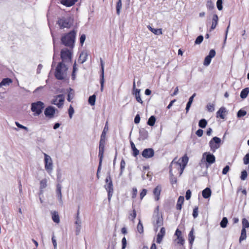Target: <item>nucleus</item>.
Instances as JSON below:
<instances>
[{
  "label": "nucleus",
  "mask_w": 249,
  "mask_h": 249,
  "mask_svg": "<svg viewBox=\"0 0 249 249\" xmlns=\"http://www.w3.org/2000/svg\"><path fill=\"white\" fill-rule=\"evenodd\" d=\"M76 34L77 31L74 29L64 33L61 38V43L65 46L72 49L74 47Z\"/></svg>",
  "instance_id": "obj_1"
},
{
  "label": "nucleus",
  "mask_w": 249,
  "mask_h": 249,
  "mask_svg": "<svg viewBox=\"0 0 249 249\" xmlns=\"http://www.w3.org/2000/svg\"><path fill=\"white\" fill-rule=\"evenodd\" d=\"M73 18L70 16H62L58 18L57 24L60 29H70L73 24Z\"/></svg>",
  "instance_id": "obj_2"
},
{
  "label": "nucleus",
  "mask_w": 249,
  "mask_h": 249,
  "mask_svg": "<svg viewBox=\"0 0 249 249\" xmlns=\"http://www.w3.org/2000/svg\"><path fill=\"white\" fill-rule=\"evenodd\" d=\"M152 221L155 231H157L159 228L163 224L162 215L159 213V206H157L154 210Z\"/></svg>",
  "instance_id": "obj_3"
},
{
  "label": "nucleus",
  "mask_w": 249,
  "mask_h": 249,
  "mask_svg": "<svg viewBox=\"0 0 249 249\" xmlns=\"http://www.w3.org/2000/svg\"><path fill=\"white\" fill-rule=\"evenodd\" d=\"M215 161V157L213 154L210 152H205L203 154L202 158L201 160L200 165L204 162L205 164V166L207 168H208L209 166Z\"/></svg>",
  "instance_id": "obj_4"
},
{
  "label": "nucleus",
  "mask_w": 249,
  "mask_h": 249,
  "mask_svg": "<svg viewBox=\"0 0 249 249\" xmlns=\"http://www.w3.org/2000/svg\"><path fill=\"white\" fill-rule=\"evenodd\" d=\"M44 107V104L42 102L37 101L31 104V109L34 112V116H38L42 113Z\"/></svg>",
  "instance_id": "obj_5"
},
{
  "label": "nucleus",
  "mask_w": 249,
  "mask_h": 249,
  "mask_svg": "<svg viewBox=\"0 0 249 249\" xmlns=\"http://www.w3.org/2000/svg\"><path fill=\"white\" fill-rule=\"evenodd\" d=\"M63 68H66L65 70H67L66 65L63 62H59L55 69L54 73V76L57 79L62 80L64 79V73L62 71Z\"/></svg>",
  "instance_id": "obj_6"
},
{
  "label": "nucleus",
  "mask_w": 249,
  "mask_h": 249,
  "mask_svg": "<svg viewBox=\"0 0 249 249\" xmlns=\"http://www.w3.org/2000/svg\"><path fill=\"white\" fill-rule=\"evenodd\" d=\"M221 143V140L220 138L217 137H213L209 142L211 150L213 152H215L216 150L220 147Z\"/></svg>",
  "instance_id": "obj_7"
},
{
  "label": "nucleus",
  "mask_w": 249,
  "mask_h": 249,
  "mask_svg": "<svg viewBox=\"0 0 249 249\" xmlns=\"http://www.w3.org/2000/svg\"><path fill=\"white\" fill-rule=\"evenodd\" d=\"M45 169L48 173L52 172L53 169V160L51 157L44 153Z\"/></svg>",
  "instance_id": "obj_8"
},
{
  "label": "nucleus",
  "mask_w": 249,
  "mask_h": 249,
  "mask_svg": "<svg viewBox=\"0 0 249 249\" xmlns=\"http://www.w3.org/2000/svg\"><path fill=\"white\" fill-rule=\"evenodd\" d=\"M60 57L63 62L71 61L72 57L71 52L68 49L62 50L61 51Z\"/></svg>",
  "instance_id": "obj_9"
},
{
  "label": "nucleus",
  "mask_w": 249,
  "mask_h": 249,
  "mask_svg": "<svg viewBox=\"0 0 249 249\" xmlns=\"http://www.w3.org/2000/svg\"><path fill=\"white\" fill-rule=\"evenodd\" d=\"M106 144V138H100L99 145V154L98 157L99 158L100 164L102 163L104 153L105 151V146Z\"/></svg>",
  "instance_id": "obj_10"
},
{
  "label": "nucleus",
  "mask_w": 249,
  "mask_h": 249,
  "mask_svg": "<svg viewBox=\"0 0 249 249\" xmlns=\"http://www.w3.org/2000/svg\"><path fill=\"white\" fill-rule=\"evenodd\" d=\"M64 95L63 94H59L55 96L54 98L51 101V103L57 106L58 108H61L64 104Z\"/></svg>",
  "instance_id": "obj_11"
},
{
  "label": "nucleus",
  "mask_w": 249,
  "mask_h": 249,
  "mask_svg": "<svg viewBox=\"0 0 249 249\" xmlns=\"http://www.w3.org/2000/svg\"><path fill=\"white\" fill-rule=\"evenodd\" d=\"M175 159H174L171 162V165L170 166V170H169V174L170 176V181L171 183L173 184L177 182V178L174 176V175L172 173V167L173 166L177 167H180L181 164L178 162L175 161Z\"/></svg>",
  "instance_id": "obj_12"
},
{
  "label": "nucleus",
  "mask_w": 249,
  "mask_h": 249,
  "mask_svg": "<svg viewBox=\"0 0 249 249\" xmlns=\"http://www.w3.org/2000/svg\"><path fill=\"white\" fill-rule=\"evenodd\" d=\"M105 188L107 192V198L108 201L110 202L113 194V186L112 181L110 180L107 185H105Z\"/></svg>",
  "instance_id": "obj_13"
},
{
  "label": "nucleus",
  "mask_w": 249,
  "mask_h": 249,
  "mask_svg": "<svg viewBox=\"0 0 249 249\" xmlns=\"http://www.w3.org/2000/svg\"><path fill=\"white\" fill-rule=\"evenodd\" d=\"M56 109L53 106H48L44 110V114L46 117L49 118H53L54 117Z\"/></svg>",
  "instance_id": "obj_14"
},
{
  "label": "nucleus",
  "mask_w": 249,
  "mask_h": 249,
  "mask_svg": "<svg viewBox=\"0 0 249 249\" xmlns=\"http://www.w3.org/2000/svg\"><path fill=\"white\" fill-rule=\"evenodd\" d=\"M216 53L214 50L212 49L210 51L209 54L206 56L204 59L203 65L208 66L210 65L211 62L212 58L214 57Z\"/></svg>",
  "instance_id": "obj_15"
},
{
  "label": "nucleus",
  "mask_w": 249,
  "mask_h": 249,
  "mask_svg": "<svg viewBox=\"0 0 249 249\" xmlns=\"http://www.w3.org/2000/svg\"><path fill=\"white\" fill-rule=\"evenodd\" d=\"M155 154L154 150L153 148H148L144 149L142 153V156L145 159H149L154 156Z\"/></svg>",
  "instance_id": "obj_16"
},
{
  "label": "nucleus",
  "mask_w": 249,
  "mask_h": 249,
  "mask_svg": "<svg viewBox=\"0 0 249 249\" xmlns=\"http://www.w3.org/2000/svg\"><path fill=\"white\" fill-rule=\"evenodd\" d=\"M133 89L134 90L133 94L135 95V97L137 101L141 104H142L143 101H142L141 95H140V89H136V85L135 80L133 83Z\"/></svg>",
  "instance_id": "obj_17"
},
{
  "label": "nucleus",
  "mask_w": 249,
  "mask_h": 249,
  "mask_svg": "<svg viewBox=\"0 0 249 249\" xmlns=\"http://www.w3.org/2000/svg\"><path fill=\"white\" fill-rule=\"evenodd\" d=\"M148 137V131L144 128H141L139 130V138L140 140H145Z\"/></svg>",
  "instance_id": "obj_18"
},
{
  "label": "nucleus",
  "mask_w": 249,
  "mask_h": 249,
  "mask_svg": "<svg viewBox=\"0 0 249 249\" xmlns=\"http://www.w3.org/2000/svg\"><path fill=\"white\" fill-rule=\"evenodd\" d=\"M161 191V186L160 185L157 186L153 190V194L155 196V199L158 201L160 199V196Z\"/></svg>",
  "instance_id": "obj_19"
},
{
  "label": "nucleus",
  "mask_w": 249,
  "mask_h": 249,
  "mask_svg": "<svg viewBox=\"0 0 249 249\" xmlns=\"http://www.w3.org/2000/svg\"><path fill=\"white\" fill-rule=\"evenodd\" d=\"M62 186L60 183H58L56 185V193L57 198L61 203H62V196L61 193Z\"/></svg>",
  "instance_id": "obj_20"
},
{
  "label": "nucleus",
  "mask_w": 249,
  "mask_h": 249,
  "mask_svg": "<svg viewBox=\"0 0 249 249\" xmlns=\"http://www.w3.org/2000/svg\"><path fill=\"white\" fill-rule=\"evenodd\" d=\"M218 16L215 14H213L212 18V26L211 27L210 31L214 30L216 28V25L218 23Z\"/></svg>",
  "instance_id": "obj_21"
},
{
  "label": "nucleus",
  "mask_w": 249,
  "mask_h": 249,
  "mask_svg": "<svg viewBox=\"0 0 249 249\" xmlns=\"http://www.w3.org/2000/svg\"><path fill=\"white\" fill-rule=\"evenodd\" d=\"M226 112V109L225 107H221L216 112V117H220L221 119L225 118L224 113Z\"/></svg>",
  "instance_id": "obj_22"
},
{
  "label": "nucleus",
  "mask_w": 249,
  "mask_h": 249,
  "mask_svg": "<svg viewBox=\"0 0 249 249\" xmlns=\"http://www.w3.org/2000/svg\"><path fill=\"white\" fill-rule=\"evenodd\" d=\"M212 194L211 190L210 188L207 187L202 191V195L203 197L205 198H208L211 196Z\"/></svg>",
  "instance_id": "obj_23"
},
{
  "label": "nucleus",
  "mask_w": 249,
  "mask_h": 249,
  "mask_svg": "<svg viewBox=\"0 0 249 249\" xmlns=\"http://www.w3.org/2000/svg\"><path fill=\"white\" fill-rule=\"evenodd\" d=\"M77 0H61V3L67 7H70L74 5Z\"/></svg>",
  "instance_id": "obj_24"
},
{
  "label": "nucleus",
  "mask_w": 249,
  "mask_h": 249,
  "mask_svg": "<svg viewBox=\"0 0 249 249\" xmlns=\"http://www.w3.org/2000/svg\"><path fill=\"white\" fill-rule=\"evenodd\" d=\"M184 201V196H179L178 201H177V205H176V208L178 210L180 211L181 210L182 205L183 204Z\"/></svg>",
  "instance_id": "obj_25"
},
{
  "label": "nucleus",
  "mask_w": 249,
  "mask_h": 249,
  "mask_svg": "<svg viewBox=\"0 0 249 249\" xmlns=\"http://www.w3.org/2000/svg\"><path fill=\"white\" fill-rule=\"evenodd\" d=\"M196 94L194 93L189 99V101L187 103L186 107V112H188L190 109V108L191 106V105L193 102V100L194 97L196 96Z\"/></svg>",
  "instance_id": "obj_26"
},
{
  "label": "nucleus",
  "mask_w": 249,
  "mask_h": 249,
  "mask_svg": "<svg viewBox=\"0 0 249 249\" xmlns=\"http://www.w3.org/2000/svg\"><path fill=\"white\" fill-rule=\"evenodd\" d=\"M88 54L86 53L82 52L79 56L78 61L79 62L83 64L86 61L87 59Z\"/></svg>",
  "instance_id": "obj_27"
},
{
  "label": "nucleus",
  "mask_w": 249,
  "mask_h": 249,
  "mask_svg": "<svg viewBox=\"0 0 249 249\" xmlns=\"http://www.w3.org/2000/svg\"><path fill=\"white\" fill-rule=\"evenodd\" d=\"M52 215V219L54 222L58 223L60 222L59 216L57 212L54 211L51 212Z\"/></svg>",
  "instance_id": "obj_28"
},
{
  "label": "nucleus",
  "mask_w": 249,
  "mask_h": 249,
  "mask_svg": "<svg viewBox=\"0 0 249 249\" xmlns=\"http://www.w3.org/2000/svg\"><path fill=\"white\" fill-rule=\"evenodd\" d=\"M188 236H189L188 240H189V244L191 246H192L193 242L194 241V240H195V235H194V229H192L191 230V231H190Z\"/></svg>",
  "instance_id": "obj_29"
},
{
  "label": "nucleus",
  "mask_w": 249,
  "mask_h": 249,
  "mask_svg": "<svg viewBox=\"0 0 249 249\" xmlns=\"http://www.w3.org/2000/svg\"><path fill=\"white\" fill-rule=\"evenodd\" d=\"M249 93V88H246L245 89H242V90L241 91V93H240V97L242 98V99H245L246 98L248 94Z\"/></svg>",
  "instance_id": "obj_30"
},
{
  "label": "nucleus",
  "mask_w": 249,
  "mask_h": 249,
  "mask_svg": "<svg viewBox=\"0 0 249 249\" xmlns=\"http://www.w3.org/2000/svg\"><path fill=\"white\" fill-rule=\"evenodd\" d=\"M148 28L151 32H152L155 35H160L162 34V31H161V29L153 28L150 26H148Z\"/></svg>",
  "instance_id": "obj_31"
},
{
  "label": "nucleus",
  "mask_w": 249,
  "mask_h": 249,
  "mask_svg": "<svg viewBox=\"0 0 249 249\" xmlns=\"http://www.w3.org/2000/svg\"><path fill=\"white\" fill-rule=\"evenodd\" d=\"M156 120V119L155 116H151L148 120L147 124L149 126H153L155 124Z\"/></svg>",
  "instance_id": "obj_32"
},
{
  "label": "nucleus",
  "mask_w": 249,
  "mask_h": 249,
  "mask_svg": "<svg viewBox=\"0 0 249 249\" xmlns=\"http://www.w3.org/2000/svg\"><path fill=\"white\" fill-rule=\"evenodd\" d=\"M207 124V121L205 119H201L198 122V126L199 127L204 128Z\"/></svg>",
  "instance_id": "obj_33"
},
{
  "label": "nucleus",
  "mask_w": 249,
  "mask_h": 249,
  "mask_svg": "<svg viewBox=\"0 0 249 249\" xmlns=\"http://www.w3.org/2000/svg\"><path fill=\"white\" fill-rule=\"evenodd\" d=\"M247 235H246V230L244 229H242L241 235L239 238V242L241 243L242 241L246 239Z\"/></svg>",
  "instance_id": "obj_34"
},
{
  "label": "nucleus",
  "mask_w": 249,
  "mask_h": 249,
  "mask_svg": "<svg viewBox=\"0 0 249 249\" xmlns=\"http://www.w3.org/2000/svg\"><path fill=\"white\" fill-rule=\"evenodd\" d=\"M228 223V220L227 217H223L222 220L220 222V227L222 228H225Z\"/></svg>",
  "instance_id": "obj_35"
},
{
  "label": "nucleus",
  "mask_w": 249,
  "mask_h": 249,
  "mask_svg": "<svg viewBox=\"0 0 249 249\" xmlns=\"http://www.w3.org/2000/svg\"><path fill=\"white\" fill-rule=\"evenodd\" d=\"M96 101V95L93 94L91 96H90L88 99L89 104L91 106H94L95 103Z\"/></svg>",
  "instance_id": "obj_36"
},
{
  "label": "nucleus",
  "mask_w": 249,
  "mask_h": 249,
  "mask_svg": "<svg viewBox=\"0 0 249 249\" xmlns=\"http://www.w3.org/2000/svg\"><path fill=\"white\" fill-rule=\"evenodd\" d=\"M122 3L121 0H118L116 4V14L120 15V11L122 8Z\"/></svg>",
  "instance_id": "obj_37"
},
{
  "label": "nucleus",
  "mask_w": 249,
  "mask_h": 249,
  "mask_svg": "<svg viewBox=\"0 0 249 249\" xmlns=\"http://www.w3.org/2000/svg\"><path fill=\"white\" fill-rule=\"evenodd\" d=\"M4 86H9L12 83V80L10 78H3L1 81Z\"/></svg>",
  "instance_id": "obj_38"
},
{
  "label": "nucleus",
  "mask_w": 249,
  "mask_h": 249,
  "mask_svg": "<svg viewBox=\"0 0 249 249\" xmlns=\"http://www.w3.org/2000/svg\"><path fill=\"white\" fill-rule=\"evenodd\" d=\"M108 123L106 122L105 127L102 131L100 138H106L107 132L108 130Z\"/></svg>",
  "instance_id": "obj_39"
},
{
  "label": "nucleus",
  "mask_w": 249,
  "mask_h": 249,
  "mask_svg": "<svg viewBox=\"0 0 249 249\" xmlns=\"http://www.w3.org/2000/svg\"><path fill=\"white\" fill-rule=\"evenodd\" d=\"M206 6L208 9L212 10L214 8V4L211 0L207 1Z\"/></svg>",
  "instance_id": "obj_40"
},
{
  "label": "nucleus",
  "mask_w": 249,
  "mask_h": 249,
  "mask_svg": "<svg viewBox=\"0 0 249 249\" xmlns=\"http://www.w3.org/2000/svg\"><path fill=\"white\" fill-rule=\"evenodd\" d=\"M56 176H57V180L59 182L58 183H60L62 182V180L61 179L62 174L61 170L60 169H57L56 170Z\"/></svg>",
  "instance_id": "obj_41"
},
{
  "label": "nucleus",
  "mask_w": 249,
  "mask_h": 249,
  "mask_svg": "<svg viewBox=\"0 0 249 249\" xmlns=\"http://www.w3.org/2000/svg\"><path fill=\"white\" fill-rule=\"evenodd\" d=\"M137 229L138 231L140 233H142L143 232V227L142 224L141 223V220H139V222L137 225Z\"/></svg>",
  "instance_id": "obj_42"
},
{
  "label": "nucleus",
  "mask_w": 249,
  "mask_h": 249,
  "mask_svg": "<svg viewBox=\"0 0 249 249\" xmlns=\"http://www.w3.org/2000/svg\"><path fill=\"white\" fill-rule=\"evenodd\" d=\"M47 180L46 178L42 179L40 182V189L42 190L47 186Z\"/></svg>",
  "instance_id": "obj_43"
},
{
  "label": "nucleus",
  "mask_w": 249,
  "mask_h": 249,
  "mask_svg": "<svg viewBox=\"0 0 249 249\" xmlns=\"http://www.w3.org/2000/svg\"><path fill=\"white\" fill-rule=\"evenodd\" d=\"M242 229H246V228H249V222L246 218H243L242 219Z\"/></svg>",
  "instance_id": "obj_44"
},
{
  "label": "nucleus",
  "mask_w": 249,
  "mask_h": 249,
  "mask_svg": "<svg viewBox=\"0 0 249 249\" xmlns=\"http://www.w3.org/2000/svg\"><path fill=\"white\" fill-rule=\"evenodd\" d=\"M247 114V111L245 110L240 109L237 113V116L238 118H241L244 117Z\"/></svg>",
  "instance_id": "obj_45"
},
{
  "label": "nucleus",
  "mask_w": 249,
  "mask_h": 249,
  "mask_svg": "<svg viewBox=\"0 0 249 249\" xmlns=\"http://www.w3.org/2000/svg\"><path fill=\"white\" fill-rule=\"evenodd\" d=\"M188 160H189V158L187 157L186 154L184 155L182 157V162L183 167H185L187 165V164L188 162Z\"/></svg>",
  "instance_id": "obj_46"
},
{
  "label": "nucleus",
  "mask_w": 249,
  "mask_h": 249,
  "mask_svg": "<svg viewBox=\"0 0 249 249\" xmlns=\"http://www.w3.org/2000/svg\"><path fill=\"white\" fill-rule=\"evenodd\" d=\"M203 36L202 35H200L196 37L195 41V43L196 44H200L203 41Z\"/></svg>",
  "instance_id": "obj_47"
},
{
  "label": "nucleus",
  "mask_w": 249,
  "mask_h": 249,
  "mask_svg": "<svg viewBox=\"0 0 249 249\" xmlns=\"http://www.w3.org/2000/svg\"><path fill=\"white\" fill-rule=\"evenodd\" d=\"M223 0H217L216 2V6L218 10L220 11L223 9Z\"/></svg>",
  "instance_id": "obj_48"
},
{
  "label": "nucleus",
  "mask_w": 249,
  "mask_h": 249,
  "mask_svg": "<svg viewBox=\"0 0 249 249\" xmlns=\"http://www.w3.org/2000/svg\"><path fill=\"white\" fill-rule=\"evenodd\" d=\"M248 176V173L246 170H244L242 171L241 175L240 177L241 179L242 180H244L246 179Z\"/></svg>",
  "instance_id": "obj_49"
},
{
  "label": "nucleus",
  "mask_w": 249,
  "mask_h": 249,
  "mask_svg": "<svg viewBox=\"0 0 249 249\" xmlns=\"http://www.w3.org/2000/svg\"><path fill=\"white\" fill-rule=\"evenodd\" d=\"M198 208L197 206L195 207L193 209V216L194 218H196L198 216Z\"/></svg>",
  "instance_id": "obj_50"
},
{
  "label": "nucleus",
  "mask_w": 249,
  "mask_h": 249,
  "mask_svg": "<svg viewBox=\"0 0 249 249\" xmlns=\"http://www.w3.org/2000/svg\"><path fill=\"white\" fill-rule=\"evenodd\" d=\"M74 109H73V107H72V106L71 105L68 109L69 115L71 119L72 118V115L74 113Z\"/></svg>",
  "instance_id": "obj_51"
},
{
  "label": "nucleus",
  "mask_w": 249,
  "mask_h": 249,
  "mask_svg": "<svg viewBox=\"0 0 249 249\" xmlns=\"http://www.w3.org/2000/svg\"><path fill=\"white\" fill-rule=\"evenodd\" d=\"M207 110L209 112H212L214 110V105L211 104H208L207 105Z\"/></svg>",
  "instance_id": "obj_52"
},
{
  "label": "nucleus",
  "mask_w": 249,
  "mask_h": 249,
  "mask_svg": "<svg viewBox=\"0 0 249 249\" xmlns=\"http://www.w3.org/2000/svg\"><path fill=\"white\" fill-rule=\"evenodd\" d=\"M244 163L246 165L249 164V153L247 154L243 158Z\"/></svg>",
  "instance_id": "obj_53"
},
{
  "label": "nucleus",
  "mask_w": 249,
  "mask_h": 249,
  "mask_svg": "<svg viewBox=\"0 0 249 249\" xmlns=\"http://www.w3.org/2000/svg\"><path fill=\"white\" fill-rule=\"evenodd\" d=\"M100 61H101V66L100 77H104V63H103V60L102 59H100Z\"/></svg>",
  "instance_id": "obj_54"
},
{
  "label": "nucleus",
  "mask_w": 249,
  "mask_h": 249,
  "mask_svg": "<svg viewBox=\"0 0 249 249\" xmlns=\"http://www.w3.org/2000/svg\"><path fill=\"white\" fill-rule=\"evenodd\" d=\"M136 211L135 209H133L132 212L129 213V219H130V217L132 218V220H133L136 217Z\"/></svg>",
  "instance_id": "obj_55"
},
{
  "label": "nucleus",
  "mask_w": 249,
  "mask_h": 249,
  "mask_svg": "<svg viewBox=\"0 0 249 249\" xmlns=\"http://www.w3.org/2000/svg\"><path fill=\"white\" fill-rule=\"evenodd\" d=\"M177 240H178L177 241L178 244H180L182 246L184 245L185 240L181 236L177 238Z\"/></svg>",
  "instance_id": "obj_56"
},
{
  "label": "nucleus",
  "mask_w": 249,
  "mask_h": 249,
  "mask_svg": "<svg viewBox=\"0 0 249 249\" xmlns=\"http://www.w3.org/2000/svg\"><path fill=\"white\" fill-rule=\"evenodd\" d=\"M163 237L164 236H163V235H161L160 233H158L157 236V243L160 244Z\"/></svg>",
  "instance_id": "obj_57"
},
{
  "label": "nucleus",
  "mask_w": 249,
  "mask_h": 249,
  "mask_svg": "<svg viewBox=\"0 0 249 249\" xmlns=\"http://www.w3.org/2000/svg\"><path fill=\"white\" fill-rule=\"evenodd\" d=\"M52 241L54 249H56V247H57V243H56V240L55 239V236H54L53 233V234L52 237Z\"/></svg>",
  "instance_id": "obj_58"
},
{
  "label": "nucleus",
  "mask_w": 249,
  "mask_h": 249,
  "mask_svg": "<svg viewBox=\"0 0 249 249\" xmlns=\"http://www.w3.org/2000/svg\"><path fill=\"white\" fill-rule=\"evenodd\" d=\"M122 249H125L127 244L126 239L125 237H123L122 240Z\"/></svg>",
  "instance_id": "obj_59"
},
{
  "label": "nucleus",
  "mask_w": 249,
  "mask_h": 249,
  "mask_svg": "<svg viewBox=\"0 0 249 249\" xmlns=\"http://www.w3.org/2000/svg\"><path fill=\"white\" fill-rule=\"evenodd\" d=\"M15 124H16V125L17 126V127H18V128L24 129L26 131H28V128L27 127L20 124L19 123H18L17 122H16Z\"/></svg>",
  "instance_id": "obj_60"
},
{
  "label": "nucleus",
  "mask_w": 249,
  "mask_h": 249,
  "mask_svg": "<svg viewBox=\"0 0 249 249\" xmlns=\"http://www.w3.org/2000/svg\"><path fill=\"white\" fill-rule=\"evenodd\" d=\"M191 196V191L190 190H188L186 192L185 198L186 200H189Z\"/></svg>",
  "instance_id": "obj_61"
},
{
  "label": "nucleus",
  "mask_w": 249,
  "mask_h": 249,
  "mask_svg": "<svg viewBox=\"0 0 249 249\" xmlns=\"http://www.w3.org/2000/svg\"><path fill=\"white\" fill-rule=\"evenodd\" d=\"M125 166V162L124 160L122 159L120 162V170H124Z\"/></svg>",
  "instance_id": "obj_62"
},
{
  "label": "nucleus",
  "mask_w": 249,
  "mask_h": 249,
  "mask_svg": "<svg viewBox=\"0 0 249 249\" xmlns=\"http://www.w3.org/2000/svg\"><path fill=\"white\" fill-rule=\"evenodd\" d=\"M229 170H230L229 166L226 165V166L224 167V168L222 170V174L223 175H226Z\"/></svg>",
  "instance_id": "obj_63"
},
{
  "label": "nucleus",
  "mask_w": 249,
  "mask_h": 249,
  "mask_svg": "<svg viewBox=\"0 0 249 249\" xmlns=\"http://www.w3.org/2000/svg\"><path fill=\"white\" fill-rule=\"evenodd\" d=\"M147 193V190L145 189H143L140 193V198L142 199L143 197L146 195Z\"/></svg>",
  "instance_id": "obj_64"
}]
</instances>
